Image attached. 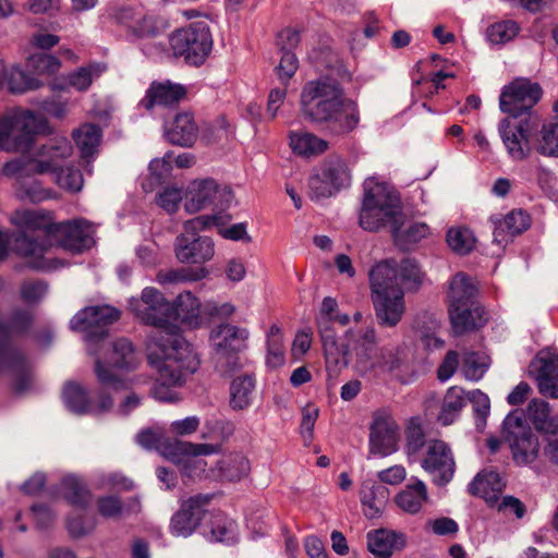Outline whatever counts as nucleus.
Listing matches in <instances>:
<instances>
[{"label":"nucleus","mask_w":558,"mask_h":558,"mask_svg":"<svg viewBox=\"0 0 558 558\" xmlns=\"http://www.w3.org/2000/svg\"><path fill=\"white\" fill-rule=\"evenodd\" d=\"M535 150L543 156L558 158V120L543 125Z\"/></svg>","instance_id":"nucleus-52"},{"label":"nucleus","mask_w":558,"mask_h":558,"mask_svg":"<svg viewBox=\"0 0 558 558\" xmlns=\"http://www.w3.org/2000/svg\"><path fill=\"white\" fill-rule=\"evenodd\" d=\"M130 310L146 325L162 330L174 327L171 324L173 305L156 288H145L140 299H131Z\"/></svg>","instance_id":"nucleus-16"},{"label":"nucleus","mask_w":558,"mask_h":558,"mask_svg":"<svg viewBox=\"0 0 558 558\" xmlns=\"http://www.w3.org/2000/svg\"><path fill=\"white\" fill-rule=\"evenodd\" d=\"M429 232V228L426 223L423 222H414L411 223L404 231L400 229V238L393 240L398 245L405 246L408 244H413L422 239L426 238Z\"/></svg>","instance_id":"nucleus-62"},{"label":"nucleus","mask_w":558,"mask_h":558,"mask_svg":"<svg viewBox=\"0 0 558 558\" xmlns=\"http://www.w3.org/2000/svg\"><path fill=\"white\" fill-rule=\"evenodd\" d=\"M319 415L318 408L307 404L302 409V421L300 425V434L304 446L308 447L314 438V427Z\"/></svg>","instance_id":"nucleus-60"},{"label":"nucleus","mask_w":558,"mask_h":558,"mask_svg":"<svg viewBox=\"0 0 558 558\" xmlns=\"http://www.w3.org/2000/svg\"><path fill=\"white\" fill-rule=\"evenodd\" d=\"M530 375L534 377L542 396L558 398V354L541 351L530 364Z\"/></svg>","instance_id":"nucleus-22"},{"label":"nucleus","mask_w":558,"mask_h":558,"mask_svg":"<svg viewBox=\"0 0 558 558\" xmlns=\"http://www.w3.org/2000/svg\"><path fill=\"white\" fill-rule=\"evenodd\" d=\"M331 324L332 320L328 317L317 318L318 331L324 348L326 371L329 377H336L343 369L345 360L343 357V351L338 349L340 343L338 342L337 333L333 330Z\"/></svg>","instance_id":"nucleus-25"},{"label":"nucleus","mask_w":558,"mask_h":558,"mask_svg":"<svg viewBox=\"0 0 558 558\" xmlns=\"http://www.w3.org/2000/svg\"><path fill=\"white\" fill-rule=\"evenodd\" d=\"M198 125L192 112H179L165 128L166 140L177 146L191 147L198 137Z\"/></svg>","instance_id":"nucleus-28"},{"label":"nucleus","mask_w":558,"mask_h":558,"mask_svg":"<svg viewBox=\"0 0 558 558\" xmlns=\"http://www.w3.org/2000/svg\"><path fill=\"white\" fill-rule=\"evenodd\" d=\"M213 362L215 371L221 376L231 375L240 367L238 351L215 349Z\"/></svg>","instance_id":"nucleus-58"},{"label":"nucleus","mask_w":558,"mask_h":558,"mask_svg":"<svg viewBox=\"0 0 558 558\" xmlns=\"http://www.w3.org/2000/svg\"><path fill=\"white\" fill-rule=\"evenodd\" d=\"M101 130L96 124H84L73 132V138L83 157H89L99 145Z\"/></svg>","instance_id":"nucleus-49"},{"label":"nucleus","mask_w":558,"mask_h":558,"mask_svg":"<svg viewBox=\"0 0 558 558\" xmlns=\"http://www.w3.org/2000/svg\"><path fill=\"white\" fill-rule=\"evenodd\" d=\"M121 312L110 305L87 306L71 319V328L83 331L89 344H96L108 337V326L118 322Z\"/></svg>","instance_id":"nucleus-13"},{"label":"nucleus","mask_w":558,"mask_h":558,"mask_svg":"<svg viewBox=\"0 0 558 558\" xmlns=\"http://www.w3.org/2000/svg\"><path fill=\"white\" fill-rule=\"evenodd\" d=\"M136 364L137 357L132 342L126 338H119L110 343L104 361L96 359L94 372L102 387L118 391L124 389L126 385L110 367L130 371L135 368Z\"/></svg>","instance_id":"nucleus-8"},{"label":"nucleus","mask_w":558,"mask_h":558,"mask_svg":"<svg viewBox=\"0 0 558 558\" xmlns=\"http://www.w3.org/2000/svg\"><path fill=\"white\" fill-rule=\"evenodd\" d=\"M505 487V483L496 471H482L469 485V493L473 496L485 499L488 504H494L498 500Z\"/></svg>","instance_id":"nucleus-32"},{"label":"nucleus","mask_w":558,"mask_h":558,"mask_svg":"<svg viewBox=\"0 0 558 558\" xmlns=\"http://www.w3.org/2000/svg\"><path fill=\"white\" fill-rule=\"evenodd\" d=\"M46 121L26 110L0 118V150L25 153L32 148L37 134L44 132Z\"/></svg>","instance_id":"nucleus-6"},{"label":"nucleus","mask_w":558,"mask_h":558,"mask_svg":"<svg viewBox=\"0 0 558 558\" xmlns=\"http://www.w3.org/2000/svg\"><path fill=\"white\" fill-rule=\"evenodd\" d=\"M92 225L83 219L47 226L45 235L50 246H58L73 254H80L94 244Z\"/></svg>","instance_id":"nucleus-14"},{"label":"nucleus","mask_w":558,"mask_h":558,"mask_svg":"<svg viewBox=\"0 0 558 558\" xmlns=\"http://www.w3.org/2000/svg\"><path fill=\"white\" fill-rule=\"evenodd\" d=\"M162 433L159 428H145L136 435L137 442L146 449L158 448L161 445ZM163 454L171 460H175L179 456H207L218 452L220 446L213 444H193L190 441H181L178 439L166 440L162 442Z\"/></svg>","instance_id":"nucleus-18"},{"label":"nucleus","mask_w":558,"mask_h":558,"mask_svg":"<svg viewBox=\"0 0 558 558\" xmlns=\"http://www.w3.org/2000/svg\"><path fill=\"white\" fill-rule=\"evenodd\" d=\"M489 366V359L484 353L469 351L463 354L461 371L468 380H480Z\"/></svg>","instance_id":"nucleus-51"},{"label":"nucleus","mask_w":558,"mask_h":558,"mask_svg":"<svg viewBox=\"0 0 558 558\" xmlns=\"http://www.w3.org/2000/svg\"><path fill=\"white\" fill-rule=\"evenodd\" d=\"M337 191L348 187L351 183V172L347 162L339 156L328 157L320 169Z\"/></svg>","instance_id":"nucleus-44"},{"label":"nucleus","mask_w":558,"mask_h":558,"mask_svg":"<svg viewBox=\"0 0 558 558\" xmlns=\"http://www.w3.org/2000/svg\"><path fill=\"white\" fill-rule=\"evenodd\" d=\"M63 399L70 411L86 414L90 410L88 391L78 383L69 381L63 388Z\"/></svg>","instance_id":"nucleus-46"},{"label":"nucleus","mask_w":558,"mask_h":558,"mask_svg":"<svg viewBox=\"0 0 558 558\" xmlns=\"http://www.w3.org/2000/svg\"><path fill=\"white\" fill-rule=\"evenodd\" d=\"M368 550L378 558H389L405 546V536L396 531L379 529L366 535Z\"/></svg>","instance_id":"nucleus-29"},{"label":"nucleus","mask_w":558,"mask_h":558,"mask_svg":"<svg viewBox=\"0 0 558 558\" xmlns=\"http://www.w3.org/2000/svg\"><path fill=\"white\" fill-rule=\"evenodd\" d=\"M170 46L175 56L184 57L193 65H201L213 48V37L206 22L199 21L173 32Z\"/></svg>","instance_id":"nucleus-9"},{"label":"nucleus","mask_w":558,"mask_h":558,"mask_svg":"<svg viewBox=\"0 0 558 558\" xmlns=\"http://www.w3.org/2000/svg\"><path fill=\"white\" fill-rule=\"evenodd\" d=\"M447 243L459 255L469 254L475 245V238L468 228H450L447 231Z\"/></svg>","instance_id":"nucleus-53"},{"label":"nucleus","mask_w":558,"mask_h":558,"mask_svg":"<svg viewBox=\"0 0 558 558\" xmlns=\"http://www.w3.org/2000/svg\"><path fill=\"white\" fill-rule=\"evenodd\" d=\"M4 369L14 372V389L25 392L32 385V373L24 354L9 340L0 343V373Z\"/></svg>","instance_id":"nucleus-24"},{"label":"nucleus","mask_w":558,"mask_h":558,"mask_svg":"<svg viewBox=\"0 0 558 558\" xmlns=\"http://www.w3.org/2000/svg\"><path fill=\"white\" fill-rule=\"evenodd\" d=\"M542 95L543 89L538 83L518 77L504 86L499 107L502 112L512 118L530 119V116H537L533 108L541 100Z\"/></svg>","instance_id":"nucleus-11"},{"label":"nucleus","mask_w":558,"mask_h":558,"mask_svg":"<svg viewBox=\"0 0 558 558\" xmlns=\"http://www.w3.org/2000/svg\"><path fill=\"white\" fill-rule=\"evenodd\" d=\"M527 417L535 428L544 433L545 439L558 432V422L549 415V404L539 399H533L526 409Z\"/></svg>","instance_id":"nucleus-40"},{"label":"nucleus","mask_w":558,"mask_h":558,"mask_svg":"<svg viewBox=\"0 0 558 558\" xmlns=\"http://www.w3.org/2000/svg\"><path fill=\"white\" fill-rule=\"evenodd\" d=\"M410 366L408 349L403 345L393 348L384 347L376 353L374 368L383 372H404Z\"/></svg>","instance_id":"nucleus-37"},{"label":"nucleus","mask_w":558,"mask_h":558,"mask_svg":"<svg viewBox=\"0 0 558 558\" xmlns=\"http://www.w3.org/2000/svg\"><path fill=\"white\" fill-rule=\"evenodd\" d=\"M538 124V116H530V119H521L514 125L511 124L509 118L500 121L498 128L499 134L509 157L513 161H523L530 157L532 153L530 136L532 131L537 129Z\"/></svg>","instance_id":"nucleus-17"},{"label":"nucleus","mask_w":558,"mask_h":558,"mask_svg":"<svg viewBox=\"0 0 558 558\" xmlns=\"http://www.w3.org/2000/svg\"><path fill=\"white\" fill-rule=\"evenodd\" d=\"M250 462L242 453H229L210 468L207 476L218 481L236 482L250 473Z\"/></svg>","instance_id":"nucleus-30"},{"label":"nucleus","mask_w":558,"mask_h":558,"mask_svg":"<svg viewBox=\"0 0 558 558\" xmlns=\"http://www.w3.org/2000/svg\"><path fill=\"white\" fill-rule=\"evenodd\" d=\"M33 313L24 308H14L8 322L0 323V343L9 340L11 343L12 336H22L26 333L33 325Z\"/></svg>","instance_id":"nucleus-41"},{"label":"nucleus","mask_w":558,"mask_h":558,"mask_svg":"<svg viewBox=\"0 0 558 558\" xmlns=\"http://www.w3.org/2000/svg\"><path fill=\"white\" fill-rule=\"evenodd\" d=\"M519 29L520 27L514 21H500L486 28V37L493 45H504L512 40L518 35Z\"/></svg>","instance_id":"nucleus-54"},{"label":"nucleus","mask_w":558,"mask_h":558,"mask_svg":"<svg viewBox=\"0 0 558 558\" xmlns=\"http://www.w3.org/2000/svg\"><path fill=\"white\" fill-rule=\"evenodd\" d=\"M305 117L330 135L352 133L361 120L359 105L329 76L310 81L301 94Z\"/></svg>","instance_id":"nucleus-1"},{"label":"nucleus","mask_w":558,"mask_h":558,"mask_svg":"<svg viewBox=\"0 0 558 558\" xmlns=\"http://www.w3.org/2000/svg\"><path fill=\"white\" fill-rule=\"evenodd\" d=\"M403 221L404 215L397 194L383 183L366 181L360 226L371 232L389 227L392 236L399 239Z\"/></svg>","instance_id":"nucleus-3"},{"label":"nucleus","mask_w":558,"mask_h":558,"mask_svg":"<svg viewBox=\"0 0 558 558\" xmlns=\"http://www.w3.org/2000/svg\"><path fill=\"white\" fill-rule=\"evenodd\" d=\"M211 499L213 495L197 494L184 500L171 519L172 534L183 537L191 535L203 520Z\"/></svg>","instance_id":"nucleus-21"},{"label":"nucleus","mask_w":558,"mask_h":558,"mask_svg":"<svg viewBox=\"0 0 558 558\" xmlns=\"http://www.w3.org/2000/svg\"><path fill=\"white\" fill-rule=\"evenodd\" d=\"M477 288L471 277L463 272H458L450 282L448 301L449 306H473Z\"/></svg>","instance_id":"nucleus-36"},{"label":"nucleus","mask_w":558,"mask_h":558,"mask_svg":"<svg viewBox=\"0 0 558 558\" xmlns=\"http://www.w3.org/2000/svg\"><path fill=\"white\" fill-rule=\"evenodd\" d=\"M52 174L60 187L66 189L71 192H78L83 186V174L76 168H63V166H61V169L57 172H52Z\"/></svg>","instance_id":"nucleus-59"},{"label":"nucleus","mask_w":558,"mask_h":558,"mask_svg":"<svg viewBox=\"0 0 558 558\" xmlns=\"http://www.w3.org/2000/svg\"><path fill=\"white\" fill-rule=\"evenodd\" d=\"M220 217L201 215L183 223V232L175 238L174 253L184 264H204L215 255V243L211 238L199 232L211 226H219Z\"/></svg>","instance_id":"nucleus-5"},{"label":"nucleus","mask_w":558,"mask_h":558,"mask_svg":"<svg viewBox=\"0 0 558 558\" xmlns=\"http://www.w3.org/2000/svg\"><path fill=\"white\" fill-rule=\"evenodd\" d=\"M233 201L234 194L229 186L219 184L214 179H196L187 185L184 207L191 214L210 206L225 210Z\"/></svg>","instance_id":"nucleus-12"},{"label":"nucleus","mask_w":558,"mask_h":558,"mask_svg":"<svg viewBox=\"0 0 558 558\" xmlns=\"http://www.w3.org/2000/svg\"><path fill=\"white\" fill-rule=\"evenodd\" d=\"M36 173H26L24 175L20 174H5L7 177H14L17 180V196L22 201H28L31 203H40L41 201L48 198V191L45 190L39 182L29 178L35 175Z\"/></svg>","instance_id":"nucleus-50"},{"label":"nucleus","mask_w":558,"mask_h":558,"mask_svg":"<svg viewBox=\"0 0 558 558\" xmlns=\"http://www.w3.org/2000/svg\"><path fill=\"white\" fill-rule=\"evenodd\" d=\"M255 393V378L252 375H242L233 379L230 386V407L233 410L246 409Z\"/></svg>","instance_id":"nucleus-42"},{"label":"nucleus","mask_w":558,"mask_h":558,"mask_svg":"<svg viewBox=\"0 0 558 558\" xmlns=\"http://www.w3.org/2000/svg\"><path fill=\"white\" fill-rule=\"evenodd\" d=\"M72 154V146L64 137L51 138L40 145L36 158H15L8 161L3 174L52 173L61 169L62 162Z\"/></svg>","instance_id":"nucleus-7"},{"label":"nucleus","mask_w":558,"mask_h":558,"mask_svg":"<svg viewBox=\"0 0 558 558\" xmlns=\"http://www.w3.org/2000/svg\"><path fill=\"white\" fill-rule=\"evenodd\" d=\"M60 68V61L52 54L36 52L27 57V69L38 74H53Z\"/></svg>","instance_id":"nucleus-57"},{"label":"nucleus","mask_w":558,"mask_h":558,"mask_svg":"<svg viewBox=\"0 0 558 558\" xmlns=\"http://www.w3.org/2000/svg\"><path fill=\"white\" fill-rule=\"evenodd\" d=\"M215 349L242 351L246 348L248 331L231 324H220L211 330Z\"/></svg>","instance_id":"nucleus-33"},{"label":"nucleus","mask_w":558,"mask_h":558,"mask_svg":"<svg viewBox=\"0 0 558 558\" xmlns=\"http://www.w3.org/2000/svg\"><path fill=\"white\" fill-rule=\"evenodd\" d=\"M308 187L310 196L317 201L331 197L338 192L335 186H331V183L327 178H325L322 170L319 173L310 178Z\"/></svg>","instance_id":"nucleus-61"},{"label":"nucleus","mask_w":558,"mask_h":558,"mask_svg":"<svg viewBox=\"0 0 558 558\" xmlns=\"http://www.w3.org/2000/svg\"><path fill=\"white\" fill-rule=\"evenodd\" d=\"M377 265H385L392 270L391 289L401 288L403 292H416L423 283L424 272L413 258H404L399 264L383 260Z\"/></svg>","instance_id":"nucleus-26"},{"label":"nucleus","mask_w":558,"mask_h":558,"mask_svg":"<svg viewBox=\"0 0 558 558\" xmlns=\"http://www.w3.org/2000/svg\"><path fill=\"white\" fill-rule=\"evenodd\" d=\"M20 221L33 231L17 233L13 240V250L21 256L41 257L51 246L45 235L46 226L35 211L26 210L20 214Z\"/></svg>","instance_id":"nucleus-20"},{"label":"nucleus","mask_w":558,"mask_h":558,"mask_svg":"<svg viewBox=\"0 0 558 558\" xmlns=\"http://www.w3.org/2000/svg\"><path fill=\"white\" fill-rule=\"evenodd\" d=\"M393 272L385 265H375L369 271L372 302L379 326H397L405 311L404 292L401 288L391 289Z\"/></svg>","instance_id":"nucleus-4"},{"label":"nucleus","mask_w":558,"mask_h":558,"mask_svg":"<svg viewBox=\"0 0 558 558\" xmlns=\"http://www.w3.org/2000/svg\"><path fill=\"white\" fill-rule=\"evenodd\" d=\"M389 498V490L383 485L364 483L361 489V502L366 518L374 519L381 514Z\"/></svg>","instance_id":"nucleus-39"},{"label":"nucleus","mask_w":558,"mask_h":558,"mask_svg":"<svg viewBox=\"0 0 558 558\" xmlns=\"http://www.w3.org/2000/svg\"><path fill=\"white\" fill-rule=\"evenodd\" d=\"M399 426L387 414H376L371 425V452L386 457L397 451L399 439Z\"/></svg>","instance_id":"nucleus-23"},{"label":"nucleus","mask_w":558,"mask_h":558,"mask_svg":"<svg viewBox=\"0 0 558 558\" xmlns=\"http://www.w3.org/2000/svg\"><path fill=\"white\" fill-rule=\"evenodd\" d=\"M421 466L430 475L435 485H447L456 472V461L450 446L440 439L428 440Z\"/></svg>","instance_id":"nucleus-19"},{"label":"nucleus","mask_w":558,"mask_h":558,"mask_svg":"<svg viewBox=\"0 0 558 558\" xmlns=\"http://www.w3.org/2000/svg\"><path fill=\"white\" fill-rule=\"evenodd\" d=\"M185 96L186 88L183 85L174 84L169 81L163 83L154 82L140 101V106L147 111H150L155 107H173Z\"/></svg>","instance_id":"nucleus-27"},{"label":"nucleus","mask_w":558,"mask_h":558,"mask_svg":"<svg viewBox=\"0 0 558 558\" xmlns=\"http://www.w3.org/2000/svg\"><path fill=\"white\" fill-rule=\"evenodd\" d=\"M405 451L409 458L416 456L425 446L426 436L418 418H411L405 429Z\"/></svg>","instance_id":"nucleus-55"},{"label":"nucleus","mask_w":558,"mask_h":558,"mask_svg":"<svg viewBox=\"0 0 558 558\" xmlns=\"http://www.w3.org/2000/svg\"><path fill=\"white\" fill-rule=\"evenodd\" d=\"M173 155L167 153L162 158H156L149 163V171L158 184H161L172 170Z\"/></svg>","instance_id":"nucleus-63"},{"label":"nucleus","mask_w":558,"mask_h":558,"mask_svg":"<svg viewBox=\"0 0 558 558\" xmlns=\"http://www.w3.org/2000/svg\"><path fill=\"white\" fill-rule=\"evenodd\" d=\"M502 434L518 464H529L536 460L539 451L538 439L521 410H514L506 416Z\"/></svg>","instance_id":"nucleus-10"},{"label":"nucleus","mask_w":558,"mask_h":558,"mask_svg":"<svg viewBox=\"0 0 558 558\" xmlns=\"http://www.w3.org/2000/svg\"><path fill=\"white\" fill-rule=\"evenodd\" d=\"M414 328L427 349H440L444 347L445 342L438 336L440 319L437 313L427 311L420 313L414 320Z\"/></svg>","instance_id":"nucleus-35"},{"label":"nucleus","mask_w":558,"mask_h":558,"mask_svg":"<svg viewBox=\"0 0 558 558\" xmlns=\"http://www.w3.org/2000/svg\"><path fill=\"white\" fill-rule=\"evenodd\" d=\"M449 318L454 336L476 330L486 323L484 311L477 305L448 306Z\"/></svg>","instance_id":"nucleus-31"},{"label":"nucleus","mask_w":558,"mask_h":558,"mask_svg":"<svg viewBox=\"0 0 558 558\" xmlns=\"http://www.w3.org/2000/svg\"><path fill=\"white\" fill-rule=\"evenodd\" d=\"M377 337L374 328L365 330L348 329L338 349L343 351L345 368L350 362H354L355 368L360 372L374 369L376 356Z\"/></svg>","instance_id":"nucleus-15"},{"label":"nucleus","mask_w":558,"mask_h":558,"mask_svg":"<svg viewBox=\"0 0 558 558\" xmlns=\"http://www.w3.org/2000/svg\"><path fill=\"white\" fill-rule=\"evenodd\" d=\"M282 37L286 38L289 49L286 51L281 50V78L283 76L291 78L299 69V60L291 49L299 45L300 35L298 31L287 28L281 32V38Z\"/></svg>","instance_id":"nucleus-48"},{"label":"nucleus","mask_w":558,"mask_h":558,"mask_svg":"<svg viewBox=\"0 0 558 558\" xmlns=\"http://www.w3.org/2000/svg\"><path fill=\"white\" fill-rule=\"evenodd\" d=\"M466 404V392L458 386L450 387L442 399L437 422L444 426L452 424Z\"/></svg>","instance_id":"nucleus-38"},{"label":"nucleus","mask_w":558,"mask_h":558,"mask_svg":"<svg viewBox=\"0 0 558 558\" xmlns=\"http://www.w3.org/2000/svg\"><path fill=\"white\" fill-rule=\"evenodd\" d=\"M230 133V125L228 121L225 117H220L216 120L214 125L206 130L203 138L207 144H215L223 140H228Z\"/></svg>","instance_id":"nucleus-64"},{"label":"nucleus","mask_w":558,"mask_h":558,"mask_svg":"<svg viewBox=\"0 0 558 558\" xmlns=\"http://www.w3.org/2000/svg\"><path fill=\"white\" fill-rule=\"evenodd\" d=\"M175 327L169 328L166 335L158 337V342L161 349L162 357L149 360L155 364L158 376L154 387V396L163 401L172 399L170 392L166 387L177 386L182 383L185 374H193L199 365L198 357L194 352L192 345L180 335L173 331Z\"/></svg>","instance_id":"nucleus-2"},{"label":"nucleus","mask_w":558,"mask_h":558,"mask_svg":"<svg viewBox=\"0 0 558 558\" xmlns=\"http://www.w3.org/2000/svg\"><path fill=\"white\" fill-rule=\"evenodd\" d=\"M495 240H498L504 233L513 236L522 233L530 227V216L522 209L508 213L502 219L494 220Z\"/></svg>","instance_id":"nucleus-43"},{"label":"nucleus","mask_w":558,"mask_h":558,"mask_svg":"<svg viewBox=\"0 0 558 558\" xmlns=\"http://www.w3.org/2000/svg\"><path fill=\"white\" fill-rule=\"evenodd\" d=\"M199 317V301L191 292L181 293L173 306L172 319H180L191 326H197Z\"/></svg>","instance_id":"nucleus-45"},{"label":"nucleus","mask_w":558,"mask_h":558,"mask_svg":"<svg viewBox=\"0 0 558 558\" xmlns=\"http://www.w3.org/2000/svg\"><path fill=\"white\" fill-rule=\"evenodd\" d=\"M468 400L472 403L476 428L482 432L486 426V418L490 410L489 398L486 393L475 389L466 393Z\"/></svg>","instance_id":"nucleus-56"},{"label":"nucleus","mask_w":558,"mask_h":558,"mask_svg":"<svg viewBox=\"0 0 558 558\" xmlns=\"http://www.w3.org/2000/svg\"><path fill=\"white\" fill-rule=\"evenodd\" d=\"M412 482L397 494L396 504L404 512L415 514L420 512L424 502L427 501V487L418 478H412Z\"/></svg>","instance_id":"nucleus-34"},{"label":"nucleus","mask_w":558,"mask_h":558,"mask_svg":"<svg viewBox=\"0 0 558 558\" xmlns=\"http://www.w3.org/2000/svg\"><path fill=\"white\" fill-rule=\"evenodd\" d=\"M64 498L77 508L84 509L90 504V493L86 485L75 476H65L61 483Z\"/></svg>","instance_id":"nucleus-47"}]
</instances>
